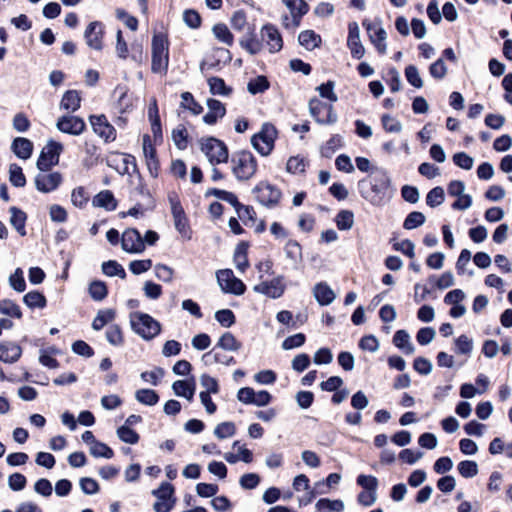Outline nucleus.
<instances>
[{
	"instance_id": "nucleus-1",
	"label": "nucleus",
	"mask_w": 512,
	"mask_h": 512,
	"mask_svg": "<svg viewBox=\"0 0 512 512\" xmlns=\"http://www.w3.org/2000/svg\"><path fill=\"white\" fill-rule=\"evenodd\" d=\"M365 181H360L358 186L364 199L374 206H380L386 198H389V192L392 188L391 178L387 171L380 170L371 180L370 189H365Z\"/></svg>"
},
{
	"instance_id": "nucleus-2",
	"label": "nucleus",
	"mask_w": 512,
	"mask_h": 512,
	"mask_svg": "<svg viewBox=\"0 0 512 512\" xmlns=\"http://www.w3.org/2000/svg\"><path fill=\"white\" fill-rule=\"evenodd\" d=\"M169 63L168 40L162 34H154L152 39V66L154 73L165 74Z\"/></svg>"
},
{
	"instance_id": "nucleus-3",
	"label": "nucleus",
	"mask_w": 512,
	"mask_h": 512,
	"mask_svg": "<svg viewBox=\"0 0 512 512\" xmlns=\"http://www.w3.org/2000/svg\"><path fill=\"white\" fill-rule=\"evenodd\" d=\"M232 172L238 180L246 181L254 176L257 161L249 151H240L231 159Z\"/></svg>"
},
{
	"instance_id": "nucleus-4",
	"label": "nucleus",
	"mask_w": 512,
	"mask_h": 512,
	"mask_svg": "<svg viewBox=\"0 0 512 512\" xmlns=\"http://www.w3.org/2000/svg\"><path fill=\"white\" fill-rule=\"evenodd\" d=\"M277 134V129L273 124L264 123L261 130L252 136L251 144L259 154L268 156L274 148Z\"/></svg>"
},
{
	"instance_id": "nucleus-5",
	"label": "nucleus",
	"mask_w": 512,
	"mask_h": 512,
	"mask_svg": "<svg viewBox=\"0 0 512 512\" xmlns=\"http://www.w3.org/2000/svg\"><path fill=\"white\" fill-rule=\"evenodd\" d=\"M199 144L201 151L211 164L215 165L227 162L228 149L221 140L214 137H206L200 139Z\"/></svg>"
},
{
	"instance_id": "nucleus-6",
	"label": "nucleus",
	"mask_w": 512,
	"mask_h": 512,
	"mask_svg": "<svg viewBox=\"0 0 512 512\" xmlns=\"http://www.w3.org/2000/svg\"><path fill=\"white\" fill-rule=\"evenodd\" d=\"M131 326L144 339H151L160 332V324L150 315L141 312L131 314Z\"/></svg>"
},
{
	"instance_id": "nucleus-7",
	"label": "nucleus",
	"mask_w": 512,
	"mask_h": 512,
	"mask_svg": "<svg viewBox=\"0 0 512 512\" xmlns=\"http://www.w3.org/2000/svg\"><path fill=\"white\" fill-rule=\"evenodd\" d=\"M309 113L319 124L332 125L337 122L338 116L332 104L325 103L314 97L308 103Z\"/></svg>"
},
{
	"instance_id": "nucleus-8",
	"label": "nucleus",
	"mask_w": 512,
	"mask_h": 512,
	"mask_svg": "<svg viewBox=\"0 0 512 512\" xmlns=\"http://www.w3.org/2000/svg\"><path fill=\"white\" fill-rule=\"evenodd\" d=\"M63 151V145L53 139L47 141L42 148L36 166L40 171H49L51 167L59 163L60 154Z\"/></svg>"
},
{
	"instance_id": "nucleus-9",
	"label": "nucleus",
	"mask_w": 512,
	"mask_h": 512,
	"mask_svg": "<svg viewBox=\"0 0 512 512\" xmlns=\"http://www.w3.org/2000/svg\"><path fill=\"white\" fill-rule=\"evenodd\" d=\"M170 203L171 214L174 221L175 229L181 234L182 237L190 239V229L188 219L184 212V209L180 203V200L176 193H170L168 195Z\"/></svg>"
},
{
	"instance_id": "nucleus-10",
	"label": "nucleus",
	"mask_w": 512,
	"mask_h": 512,
	"mask_svg": "<svg viewBox=\"0 0 512 512\" xmlns=\"http://www.w3.org/2000/svg\"><path fill=\"white\" fill-rule=\"evenodd\" d=\"M216 279L221 290L225 293L242 295L245 292V284L234 276L231 269H221L216 272Z\"/></svg>"
},
{
	"instance_id": "nucleus-11",
	"label": "nucleus",
	"mask_w": 512,
	"mask_h": 512,
	"mask_svg": "<svg viewBox=\"0 0 512 512\" xmlns=\"http://www.w3.org/2000/svg\"><path fill=\"white\" fill-rule=\"evenodd\" d=\"M152 494L158 499L153 505L155 512H170L172 510L175 500H172L174 487L170 483L163 482L158 489L152 491Z\"/></svg>"
},
{
	"instance_id": "nucleus-12",
	"label": "nucleus",
	"mask_w": 512,
	"mask_h": 512,
	"mask_svg": "<svg viewBox=\"0 0 512 512\" xmlns=\"http://www.w3.org/2000/svg\"><path fill=\"white\" fill-rule=\"evenodd\" d=\"M257 200L264 206L272 207L275 206L280 198V190L268 182L259 183L254 189Z\"/></svg>"
},
{
	"instance_id": "nucleus-13",
	"label": "nucleus",
	"mask_w": 512,
	"mask_h": 512,
	"mask_svg": "<svg viewBox=\"0 0 512 512\" xmlns=\"http://www.w3.org/2000/svg\"><path fill=\"white\" fill-rule=\"evenodd\" d=\"M62 180L63 177L61 173L57 171H40V173L35 176L34 183L38 191L50 193L60 186Z\"/></svg>"
},
{
	"instance_id": "nucleus-14",
	"label": "nucleus",
	"mask_w": 512,
	"mask_h": 512,
	"mask_svg": "<svg viewBox=\"0 0 512 512\" xmlns=\"http://www.w3.org/2000/svg\"><path fill=\"white\" fill-rule=\"evenodd\" d=\"M104 34L105 26L102 22H90L84 31V39L87 46L91 49L101 51L103 49Z\"/></svg>"
},
{
	"instance_id": "nucleus-15",
	"label": "nucleus",
	"mask_w": 512,
	"mask_h": 512,
	"mask_svg": "<svg viewBox=\"0 0 512 512\" xmlns=\"http://www.w3.org/2000/svg\"><path fill=\"white\" fill-rule=\"evenodd\" d=\"M89 122L93 131L105 142H112L116 139V130L105 115H91Z\"/></svg>"
},
{
	"instance_id": "nucleus-16",
	"label": "nucleus",
	"mask_w": 512,
	"mask_h": 512,
	"mask_svg": "<svg viewBox=\"0 0 512 512\" xmlns=\"http://www.w3.org/2000/svg\"><path fill=\"white\" fill-rule=\"evenodd\" d=\"M56 127L62 133L78 136L85 131L86 124L78 116L64 115L58 118Z\"/></svg>"
},
{
	"instance_id": "nucleus-17",
	"label": "nucleus",
	"mask_w": 512,
	"mask_h": 512,
	"mask_svg": "<svg viewBox=\"0 0 512 512\" xmlns=\"http://www.w3.org/2000/svg\"><path fill=\"white\" fill-rule=\"evenodd\" d=\"M285 288L283 276H277L271 281H263L255 285L253 290L269 298L277 299L283 295Z\"/></svg>"
},
{
	"instance_id": "nucleus-18",
	"label": "nucleus",
	"mask_w": 512,
	"mask_h": 512,
	"mask_svg": "<svg viewBox=\"0 0 512 512\" xmlns=\"http://www.w3.org/2000/svg\"><path fill=\"white\" fill-rule=\"evenodd\" d=\"M122 249L131 254L142 253L145 250V244L140 233L133 228L123 232L121 238Z\"/></svg>"
},
{
	"instance_id": "nucleus-19",
	"label": "nucleus",
	"mask_w": 512,
	"mask_h": 512,
	"mask_svg": "<svg viewBox=\"0 0 512 512\" xmlns=\"http://www.w3.org/2000/svg\"><path fill=\"white\" fill-rule=\"evenodd\" d=\"M260 36L262 42L267 46L270 53H276L282 49V36L274 25H264L260 30Z\"/></svg>"
},
{
	"instance_id": "nucleus-20",
	"label": "nucleus",
	"mask_w": 512,
	"mask_h": 512,
	"mask_svg": "<svg viewBox=\"0 0 512 512\" xmlns=\"http://www.w3.org/2000/svg\"><path fill=\"white\" fill-rule=\"evenodd\" d=\"M108 166L114 168L119 174H129L131 171H135L136 160L135 157L130 154L114 153L107 159Z\"/></svg>"
},
{
	"instance_id": "nucleus-21",
	"label": "nucleus",
	"mask_w": 512,
	"mask_h": 512,
	"mask_svg": "<svg viewBox=\"0 0 512 512\" xmlns=\"http://www.w3.org/2000/svg\"><path fill=\"white\" fill-rule=\"evenodd\" d=\"M131 186V200L137 201L138 198H140L143 201L142 203H145V206H147V208H154L155 202L152 197V194L147 184L140 175L137 176L136 181L131 180Z\"/></svg>"
},
{
	"instance_id": "nucleus-22",
	"label": "nucleus",
	"mask_w": 512,
	"mask_h": 512,
	"mask_svg": "<svg viewBox=\"0 0 512 512\" xmlns=\"http://www.w3.org/2000/svg\"><path fill=\"white\" fill-rule=\"evenodd\" d=\"M142 150L149 174L153 178H156L159 174V161L157 158L156 150L149 135L143 136Z\"/></svg>"
},
{
	"instance_id": "nucleus-23",
	"label": "nucleus",
	"mask_w": 512,
	"mask_h": 512,
	"mask_svg": "<svg viewBox=\"0 0 512 512\" xmlns=\"http://www.w3.org/2000/svg\"><path fill=\"white\" fill-rule=\"evenodd\" d=\"M347 45L354 58L361 59L364 56L365 49L360 40L359 26L355 22L349 24Z\"/></svg>"
},
{
	"instance_id": "nucleus-24",
	"label": "nucleus",
	"mask_w": 512,
	"mask_h": 512,
	"mask_svg": "<svg viewBox=\"0 0 512 512\" xmlns=\"http://www.w3.org/2000/svg\"><path fill=\"white\" fill-rule=\"evenodd\" d=\"M363 25L366 26L370 40L375 45L377 51L381 54L386 53L387 45H386L385 41L387 38V34H386L385 30L378 24H373V23L366 24L364 22Z\"/></svg>"
},
{
	"instance_id": "nucleus-25",
	"label": "nucleus",
	"mask_w": 512,
	"mask_h": 512,
	"mask_svg": "<svg viewBox=\"0 0 512 512\" xmlns=\"http://www.w3.org/2000/svg\"><path fill=\"white\" fill-rule=\"evenodd\" d=\"M206 105L208 112L203 116V122L205 124L214 125L219 119L225 116L226 108L219 100L210 98L207 100Z\"/></svg>"
},
{
	"instance_id": "nucleus-26",
	"label": "nucleus",
	"mask_w": 512,
	"mask_h": 512,
	"mask_svg": "<svg viewBox=\"0 0 512 512\" xmlns=\"http://www.w3.org/2000/svg\"><path fill=\"white\" fill-rule=\"evenodd\" d=\"M292 15V26L298 27L301 18L308 12V4L304 0H282Z\"/></svg>"
},
{
	"instance_id": "nucleus-27",
	"label": "nucleus",
	"mask_w": 512,
	"mask_h": 512,
	"mask_svg": "<svg viewBox=\"0 0 512 512\" xmlns=\"http://www.w3.org/2000/svg\"><path fill=\"white\" fill-rule=\"evenodd\" d=\"M313 295L322 306L331 304L336 298L332 288L325 282H320L314 286Z\"/></svg>"
},
{
	"instance_id": "nucleus-28",
	"label": "nucleus",
	"mask_w": 512,
	"mask_h": 512,
	"mask_svg": "<svg viewBox=\"0 0 512 512\" xmlns=\"http://www.w3.org/2000/svg\"><path fill=\"white\" fill-rule=\"evenodd\" d=\"M92 205L106 211H114L117 208V200L110 190H103L94 196Z\"/></svg>"
},
{
	"instance_id": "nucleus-29",
	"label": "nucleus",
	"mask_w": 512,
	"mask_h": 512,
	"mask_svg": "<svg viewBox=\"0 0 512 512\" xmlns=\"http://www.w3.org/2000/svg\"><path fill=\"white\" fill-rule=\"evenodd\" d=\"M284 252L292 267L297 269L302 262V249L300 244L294 240H289L284 246Z\"/></svg>"
},
{
	"instance_id": "nucleus-30",
	"label": "nucleus",
	"mask_w": 512,
	"mask_h": 512,
	"mask_svg": "<svg viewBox=\"0 0 512 512\" xmlns=\"http://www.w3.org/2000/svg\"><path fill=\"white\" fill-rule=\"evenodd\" d=\"M12 150L18 158L26 160L32 155L33 143L27 138L18 137L12 143Z\"/></svg>"
},
{
	"instance_id": "nucleus-31",
	"label": "nucleus",
	"mask_w": 512,
	"mask_h": 512,
	"mask_svg": "<svg viewBox=\"0 0 512 512\" xmlns=\"http://www.w3.org/2000/svg\"><path fill=\"white\" fill-rule=\"evenodd\" d=\"M81 97L76 90L66 91L60 102V109L75 112L80 108Z\"/></svg>"
},
{
	"instance_id": "nucleus-32",
	"label": "nucleus",
	"mask_w": 512,
	"mask_h": 512,
	"mask_svg": "<svg viewBox=\"0 0 512 512\" xmlns=\"http://www.w3.org/2000/svg\"><path fill=\"white\" fill-rule=\"evenodd\" d=\"M298 41L301 46L310 51L319 47L322 43L321 36L313 30H304L300 32Z\"/></svg>"
},
{
	"instance_id": "nucleus-33",
	"label": "nucleus",
	"mask_w": 512,
	"mask_h": 512,
	"mask_svg": "<svg viewBox=\"0 0 512 512\" xmlns=\"http://www.w3.org/2000/svg\"><path fill=\"white\" fill-rule=\"evenodd\" d=\"M10 224L15 228V230L21 235H26L25 223H26V213L17 207H10Z\"/></svg>"
},
{
	"instance_id": "nucleus-34",
	"label": "nucleus",
	"mask_w": 512,
	"mask_h": 512,
	"mask_svg": "<svg viewBox=\"0 0 512 512\" xmlns=\"http://www.w3.org/2000/svg\"><path fill=\"white\" fill-rule=\"evenodd\" d=\"M23 302L30 309H43L46 307L47 299L39 291H30L23 296Z\"/></svg>"
},
{
	"instance_id": "nucleus-35",
	"label": "nucleus",
	"mask_w": 512,
	"mask_h": 512,
	"mask_svg": "<svg viewBox=\"0 0 512 512\" xmlns=\"http://www.w3.org/2000/svg\"><path fill=\"white\" fill-rule=\"evenodd\" d=\"M208 85L210 93L213 95L228 97L232 93V88L227 86L222 78L210 77L208 79Z\"/></svg>"
},
{
	"instance_id": "nucleus-36",
	"label": "nucleus",
	"mask_w": 512,
	"mask_h": 512,
	"mask_svg": "<svg viewBox=\"0 0 512 512\" xmlns=\"http://www.w3.org/2000/svg\"><path fill=\"white\" fill-rule=\"evenodd\" d=\"M212 33H213L214 37L218 41L222 42L223 44H225L227 46L233 45L234 36L225 24H223V23L215 24L212 28Z\"/></svg>"
},
{
	"instance_id": "nucleus-37",
	"label": "nucleus",
	"mask_w": 512,
	"mask_h": 512,
	"mask_svg": "<svg viewBox=\"0 0 512 512\" xmlns=\"http://www.w3.org/2000/svg\"><path fill=\"white\" fill-rule=\"evenodd\" d=\"M247 245L245 243H240L237 245L235 251H234V264L237 269L240 271H244L248 266V259H247Z\"/></svg>"
},
{
	"instance_id": "nucleus-38",
	"label": "nucleus",
	"mask_w": 512,
	"mask_h": 512,
	"mask_svg": "<svg viewBox=\"0 0 512 512\" xmlns=\"http://www.w3.org/2000/svg\"><path fill=\"white\" fill-rule=\"evenodd\" d=\"M172 389L177 396L184 397L191 401L194 396V386L186 381L178 380L172 385Z\"/></svg>"
},
{
	"instance_id": "nucleus-39",
	"label": "nucleus",
	"mask_w": 512,
	"mask_h": 512,
	"mask_svg": "<svg viewBox=\"0 0 512 512\" xmlns=\"http://www.w3.org/2000/svg\"><path fill=\"white\" fill-rule=\"evenodd\" d=\"M335 222L339 230H350L354 224V214L350 210H341L336 215Z\"/></svg>"
},
{
	"instance_id": "nucleus-40",
	"label": "nucleus",
	"mask_w": 512,
	"mask_h": 512,
	"mask_svg": "<svg viewBox=\"0 0 512 512\" xmlns=\"http://www.w3.org/2000/svg\"><path fill=\"white\" fill-rule=\"evenodd\" d=\"M0 313L17 319L22 318L20 307L10 299L0 300Z\"/></svg>"
},
{
	"instance_id": "nucleus-41",
	"label": "nucleus",
	"mask_w": 512,
	"mask_h": 512,
	"mask_svg": "<svg viewBox=\"0 0 512 512\" xmlns=\"http://www.w3.org/2000/svg\"><path fill=\"white\" fill-rule=\"evenodd\" d=\"M115 316V311L112 309L100 310L92 322V327L95 330L102 329L106 324L110 323Z\"/></svg>"
},
{
	"instance_id": "nucleus-42",
	"label": "nucleus",
	"mask_w": 512,
	"mask_h": 512,
	"mask_svg": "<svg viewBox=\"0 0 512 512\" xmlns=\"http://www.w3.org/2000/svg\"><path fill=\"white\" fill-rule=\"evenodd\" d=\"M188 132L187 129L183 125H178L176 128L172 131V140L175 144V146L180 149L184 150L188 146Z\"/></svg>"
},
{
	"instance_id": "nucleus-43",
	"label": "nucleus",
	"mask_w": 512,
	"mask_h": 512,
	"mask_svg": "<svg viewBox=\"0 0 512 512\" xmlns=\"http://www.w3.org/2000/svg\"><path fill=\"white\" fill-rule=\"evenodd\" d=\"M135 398L140 403H142L144 405H148V406L155 405L159 400L158 394L154 390H151V389L137 390L135 393Z\"/></svg>"
},
{
	"instance_id": "nucleus-44",
	"label": "nucleus",
	"mask_w": 512,
	"mask_h": 512,
	"mask_svg": "<svg viewBox=\"0 0 512 512\" xmlns=\"http://www.w3.org/2000/svg\"><path fill=\"white\" fill-rule=\"evenodd\" d=\"M102 272L107 276H118L122 279L126 277L124 268L116 261L109 260L102 263Z\"/></svg>"
},
{
	"instance_id": "nucleus-45",
	"label": "nucleus",
	"mask_w": 512,
	"mask_h": 512,
	"mask_svg": "<svg viewBox=\"0 0 512 512\" xmlns=\"http://www.w3.org/2000/svg\"><path fill=\"white\" fill-rule=\"evenodd\" d=\"M181 106L184 109L191 111L194 115H199L203 111V107L194 100L190 92H183L181 94Z\"/></svg>"
},
{
	"instance_id": "nucleus-46",
	"label": "nucleus",
	"mask_w": 512,
	"mask_h": 512,
	"mask_svg": "<svg viewBox=\"0 0 512 512\" xmlns=\"http://www.w3.org/2000/svg\"><path fill=\"white\" fill-rule=\"evenodd\" d=\"M269 88V82L265 76H257L251 79L247 84V90L249 93L255 95L263 93Z\"/></svg>"
},
{
	"instance_id": "nucleus-47",
	"label": "nucleus",
	"mask_w": 512,
	"mask_h": 512,
	"mask_svg": "<svg viewBox=\"0 0 512 512\" xmlns=\"http://www.w3.org/2000/svg\"><path fill=\"white\" fill-rule=\"evenodd\" d=\"M217 347L222 350L235 351L241 349V344L231 333L227 332L220 337Z\"/></svg>"
},
{
	"instance_id": "nucleus-48",
	"label": "nucleus",
	"mask_w": 512,
	"mask_h": 512,
	"mask_svg": "<svg viewBox=\"0 0 512 512\" xmlns=\"http://www.w3.org/2000/svg\"><path fill=\"white\" fill-rule=\"evenodd\" d=\"M317 510H327L328 512H342L344 510V503L342 500H330L323 498L316 503Z\"/></svg>"
},
{
	"instance_id": "nucleus-49",
	"label": "nucleus",
	"mask_w": 512,
	"mask_h": 512,
	"mask_svg": "<svg viewBox=\"0 0 512 512\" xmlns=\"http://www.w3.org/2000/svg\"><path fill=\"white\" fill-rule=\"evenodd\" d=\"M117 436L121 441L132 445L139 441V434L127 425H122L117 429Z\"/></svg>"
},
{
	"instance_id": "nucleus-50",
	"label": "nucleus",
	"mask_w": 512,
	"mask_h": 512,
	"mask_svg": "<svg viewBox=\"0 0 512 512\" xmlns=\"http://www.w3.org/2000/svg\"><path fill=\"white\" fill-rule=\"evenodd\" d=\"M9 180L15 187H24L26 184L25 175L22 168L17 164H11L9 167Z\"/></svg>"
},
{
	"instance_id": "nucleus-51",
	"label": "nucleus",
	"mask_w": 512,
	"mask_h": 512,
	"mask_svg": "<svg viewBox=\"0 0 512 512\" xmlns=\"http://www.w3.org/2000/svg\"><path fill=\"white\" fill-rule=\"evenodd\" d=\"M90 454L96 458L102 457L106 459H111L114 456L113 450L105 443L99 441L90 446Z\"/></svg>"
},
{
	"instance_id": "nucleus-52",
	"label": "nucleus",
	"mask_w": 512,
	"mask_h": 512,
	"mask_svg": "<svg viewBox=\"0 0 512 512\" xmlns=\"http://www.w3.org/2000/svg\"><path fill=\"white\" fill-rule=\"evenodd\" d=\"M445 199V192L442 187H435L430 190L426 196V203L428 206L434 208L441 205Z\"/></svg>"
},
{
	"instance_id": "nucleus-53",
	"label": "nucleus",
	"mask_w": 512,
	"mask_h": 512,
	"mask_svg": "<svg viewBox=\"0 0 512 512\" xmlns=\"http://www.w3.org/2000/svg\"><path fill=\"white\" fill-rule=\"evenodd\" d=\"M89 294L95 301H101L107 296V286L102 281H93L89 285Z\"/></svg>"
},
{
	"instance_id": "nucleus-54",
	"label": "nucleus",
	"mask_w": 512,
	"mask_h": 512,
	"mask_svg": "<svg viewBox=\"0 0 512 512\" xmlns=\"http://www.w3.org/2000/svg\"><path fill=\"white\" fill-rule=\"evenodd\" d=\"M458 472L464 478H472L478 474V465L475 461L464 460L457 466Z\"/></svg>"
},
{
	"instance_id": "nucleus-55",
	"label": "nucleus",
	"mask_w": 512,
	"mask_h": 512,
	"mask_svg": "<svg viewBox=\"0 0 512 512\" xmlns=\"http://www.w3.org/2000/svg\"><path fill=\"white\" fill-rule=\"evenodd\" d=\"M335 84L333 81H328L319 85L316 90L322 98L328 99L332 104L338 101V97L334 92Z\"/></svg>"
},
{
	"instance_id": "nucleus-56",
	"label": "nucleus",
	"mask_w": 512,
	"mask_h": 512,
	"mask_svg": "<svg viewBox=\"0 0 512 512\" xmlns=\"http://www.w3.org/2000/svg\"><path fill=\"white\" fill-rule=\"evenodd\" d=\"M356 482L359 486H361L366 491H369L372 493L377 492L378 479L375 476L360 474L357 477Z\"/></svg>"
},
{
	"instance_id": "nucleus-57",
	"label": "nucleus",
	"mask_w": 512,
	"mask_h": 512,
	"mask_svg": "<svg viewBox=\"0 0 512 512\" xmlns=\"http://www.w3.org/2000/svg\"><path fill=\"white\" fill-rule=\"evenodd\" d=\"M426 218L425 215L421 212H411L404 221V228L407 230L415 229L424 224Z\"/></svg>"
},
{
	"instance_id": "nucleus-58",
	"label": "nucleus",
	"mask_w": 512,
	"mask_h": 512,
	"mask_svg": "<svg viewBox=\"0 0 512 512\" xmlns=\"http://www.w3.org/2000/svg\"><path fill=\"white\" fill-rule=\"evenodd\" d=\"M235 425L232 422H223L218 424L214 429V435L219 439H226L235 434Z\"/></svg>"
},
{
	"instance_id": "nucleus-59",
	"label": "nucleus",
	"mask_w": 512,
	"mask_h": 512,
	"mask_svg": "<svg viewBox=\"0 0 512 512\" xmlns=\"http://www.w3.org/2000/svg\"><path fill=\"white\" fill-rule=\"evenodd\" d=\"M88 200L89 196L83 187H77L71 193V202L75 207L84 208Z\"/></svg>"
},
{
	"instance_id": "nucleus-60",
	"label": "nucleus",
	"mask_w": 512,
	"mask_h": 512,
	"mask_svg": "<svg viewBox=\"0 0 512 512\" xmlns=\"http://www.w3.org/2000/svg\"><path fill=\"white\" fill-rule=\"evenodd\" d=\"M405 76L407 81L415 88H421L423 86L422 78L416 66L408 65L405 68Z\"/></svg>"
},
{
	"instance_id": "nucleus-61",
	"label": "nucleus",
	"mask_w": 512,
	"mask_h": 512,
	"mask_svg": "<svg viewBox=\"0 0 512 512\" xmlns=\"http://www.w3.org/2000/svg\"><path fill=\"white\" fill-rule=\"evenodd\" d=\"M306 162L298 156L290 157L286 164V170L292 174H301L305 171Z\"/></svg>"
},
{
	"instance_id": "nucleus-62",
	"label": "nucleus",
	"mask_w": 512,
	"mask_h": 512,
	"mask_svg": "<svg viewBox=\"0 0 512 512\" xmlns=\"http://www.w3.org/2000/svg\"><path fill=\"white\" fill-rule=\"evenodd\" d=\"M10 286L17 292H23L26 288V283L23 276V271L17 268L9 277Z\"/></svg>"
},
{
	"instance_id": "nucleus-63",
	"label": "nucleus",
	"mask_w": 512,
	"mask_h": 512,
	"mask_svg": "<svg viewBox=\"0 0 512 512\" xmlns=\"http://www.w3.org/2000/svg\"><path fill=\"white\" fill-rule=\"evenodd\" d=\"M393 343L398 349H412L410 335L405 330H398L394 334Z\"/></svg>"
},
{
	"instance_id": "nucleus-64",
	"label": "nucleus",
	"mask_w": 512,
	"mask_h": 512,
	"mask_svg": "<svg viewBox=\"0 0 512 512\" xmlns=\"http://www.w3.org/2000/svg\"><path fill=\"white\" fill-rule=\"evenodd\" d=\"M240 46L251 55H255L261 51V43L254 37L249 36L240 40Z\"/></svg>"
}]
</instances>
